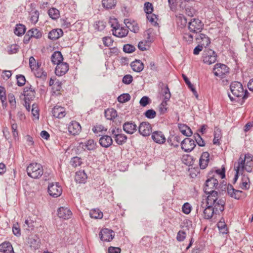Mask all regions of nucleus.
I'll list each match as a JSON object with an SVG mask.
<instances>
[{
    "label": "nucleus",
    "instance_id": "nucleus-1",
    "mask_svg": "<svg viewBox=\"0 0 253 253\" xmlns=\"http://www.w3.org/2000/svg\"><path fill=\"white\" fill-rule=\"evenodd\" d=\"M214 196L207 198V207L203 211L204 216L205 219H211L214 214H219L224 210L225 202L222 199H213Z\"/></svg>",
    "mask_w": 253,
    "mask_h": 253
},
{
    "label": "nucleus",
    "instance_id": "nucleus-2",
    "mask_svg": "<svg viewBox=\"0 0 253 253\" xmlns=\"http://www.w3.org/2000/svg\"><path fill=\"white\" fill-rule=\"evenodd\" d=\"M232 95L228 93V96L231 101H236L237 98H242L246 99L249 97V93L247 89H244L241 83L238 82H232L230 86Z\"/></svg>",
    "mask_w": 253,
    "mask_h": 253
},
{
    "label": "nucleus",
    "instance_id": "nucleus-3",
    "mask_svg": "<svg viewBox=\"0 0 253 253\" xmlns=\"http://www.w3.org/2000/svg\"><path fill=\"white\" fill-rule=\"evenodd\" d=\"M218 185V180L214 177H211L206 180L204 188V191L205 193L208 195L207 198L214 196V198L212 197L213 199H219L218 192L214 190Z\"/></svg>",
    "mask_w": 253,
    "mask_h": 253
},
{
    "label": "nucleus",
    "instance_id": "nucleus-4",
    "mask_svg": "<svg viewBox=\"0 0 253 253\" xmlns=\"http://www.w3.org/2000/svg\"><path fill=\"white\" fill-rule=\"evenodd\" d=\"M237 167L241 169V170L245 169L247 171L251 172L253 167V155L250 153L241 154L238 160Z\"/></svg>",
    "mask_w": 253,
    "mask_h": 253
},
{
    "label": "nucleus",
    "instance_id": "nucleus-5",
    "mask_svg": "<svg viewBox=\"0 0 253 253\" xmlns=\"http://www.w3.org/2000/svg\"><path fill=\"white\" fill-rule=\"evenodd\" d=\"M27 172L28 176L33 178H39L43 174V167L40 164L31 163L27 168Z\"/></svg>",
    "mask_w": 253,
    "mask_h": 253
},
{
    "label": "nucleus",
    "instance_id": "nucleus-6",
    "mask_svg": "<svg viewBox=\"0 0 253 253\" xmlns=\"http://www.w3.org/2000/svg\"><path fill=\"white\" fill-rule=\"evenodd\" d=\"M204 24L199 19L193 18L188 23V29L190 32L198 34L203 30Z\"/></svg>",
    "mask_w": 253,
    "mask_h": 253
},
{
    "label": "nucleus",
    "instance_id": "nucleus-7",
    "mask_svg": "<svg viewBox=\"0 0 253 253\" xmlns=\"http://www.w3.org/2000/svg\"><path fill=\"white\" fill-rule=\"evenodd\" d=\"M49 194L54 198L60 196L62 192V188L58 183H50L48 186Z\"/></svg>",
    "mask_w": 253,
    "mask_h": 253
},
{
    "label": "nucleus",
    "instance_id": "nucleus-8",
    "mask_svg": "<svg viewBox=\"0 0 253 253\" xmlns=\"http://www.w3.org/2000/svg\"><path fill=\"white\" fill-rule=\"evenodd\" d=\"M213 72L215 76L222 78L229 72V68L225 64L217 63L214 65Z\"/></svg>",
    "mask_w": 253,
    "mask_h": 253
},
{
    "label": "nucleus",
    "instance_id": "nucleus-9",
    "mask_svg": "<svg viewBox=\"0 0 253 253\" xmlns=\"http://www.w3.org/2000/svg\"><path fill=\"white\" fill-rule=\"evenodd\" d=\"M203 60L205 63L211 64L216 61V54L212 50L208 49L204 52Z\"/></svg>",
    "mask_w": 253,
    "mask_h": 253
},
{
    "label": "nucleus",
    "instance_id": "nucleus-10",
    "mask_svg": "<svg viewBox=\"0 0 253 253\" xmlns=\"http://www.w3.org/2000/svg\"><path fill=\"white\" fill-rule=\"evenodd\" d=\"M195 146L194 140L189 138H185L181 142V149L186 152H190Z\"/></svg>",
    "mask_w": 253,
    "mask_h": 253
},
{
    "label": "nucleus",
    "instance_id": "nucleus-11",
    "mask_svg": "<svg viewBox=\"0 0 253 253\" xmlns=\"http://www.w3.org/2000/svg\"><path fill=\"white\" fill-rule=\"evenodd\" d=\"M99 236L102 241L110 242L114 237V232L111 229L104 228L100 231Z\"/></svg>",
    "mask_w": 253,
    "mask_h": 253
},
{
    "label": "nucleus",
    "instance_id": "nucleus-12",
    "mask_svg": "<svg viewBox=\"0 0 253 253\" xmlns=\"http://www.w3.org/2000/svg\"><path fill=\"white\" fill-rule=\"evenodd\" d=\"M138 131L139 133L143 136L150 135L152 132L151 125L148 122H142L138 127Z\"/></svg>",
    "mask_w": 253,
    "mask_h": 253
},
{
    "label": "nucleus",
    "instance_id": "nucleus-13",
    "mask_svg": "<svg viewBox=\"0 0 253 253\" xmlns=\"http://www.w3.org/2000/svg\"><path fill=\"white\" fill-rule=\"evenodd\" d=\"M35 89L31 85L25 87L23 93V95L25 97L24 100H28V101L33 100L35 97Z\"/></svg>",
    "mask_w": 253,
    "mask_h": 253
},
{
    "label": "nucleus",
    "instance_id": "nucleus-14",
    "mask_svg": "<svg viewBox=\"0 0 253 253\" xmlns=\"http://www.w3.org/2000/svg\"><path fill=\"white\" fill-rule=\"evenodd\" d=\"M68 70V64L66 62H62L57 65L55 73L57 76H62L65 75Z\"/></svg>",
    "mask_w": 253,
    "mask_h": 253
},
{
    "label": "nucleus",
    "instance_id": "nucleus-15",
    "mask_svg": "<svg viewBox=\"0 0 253 253\" xmlns=\"http://www.w3.org/2000/svg\"><path fill=\"white\" fill-rule=\"evenodd\" d=\"M197 42L204 47H207L210 43V38L205 34L200 33L195 38Z\"/></svg>",
    "mask_w": 253,
    "mask_h": 253
},
{
    "label": "nucleus",
    "instance_id": "nucleus-16",
    "mask_svg": "<svg viewBox=\"0 0 253 253\" xmlns=\"http://www.w3.org/2000/svg\"><path fill=\"white\" fill-rule=\"evenodd\" d=\"M151 137L155 142L158 144H163L166 140L164 134L161 131H155L153 132L152 134Z\"/></svg>",
    "mask_w": 253,
    "mask_h": 253
},
{
    "label": "nucleus",
    "instance_id": "nucleus-17",
    "mask_svg": "<svg viewBox=\"0 0 253 253\" xmlns=\"http://www.w3.org/2000/svg\"><path fill=\"white\" fill-rule=\"evenodd\" d=\"M81 126L80 124L76 121L71 122L68 126L69 133L73 135H77L81 131Z\"/></svg>",
    "mask_w": 253,
    "mask_h": 253
},
{
    "label": "nucleus",
    "instance_id": "nucleus-18",
    "mask_svg": "<svg viewBox=\"0 0 253 253\" xmlns=\"http://www.w3.org/2000/svg\"><path fill=\"white\" fill-rule=\"evenodd\" d=\"M227 193L230 197L237 200L242 197L243 194L242 191L234 189L231 184H228L227 186Z\"/></svg>",
    "mask_w": 253,
    "mask_h": 253
},
{
    "label": "nucleus",
    "instance_id": "nucleus-19",
    "mask_svg": "<svg viewBox=\"0 0 253 253\" xmlns=\"http://www.w3.org/2000/svg\"><path fill=\"white\" fill-rule=\"evenodd\" d=\"M123 127L126 133L131 134L137 130V126L134 122H127L124 124Z\"/></svg>",
    "mask_w": 253,
    "mask_h": 253
},
{
    "label": "nucleus",
    "instance_id": "nucleus-20",
    "mask_svg": "<svg viewBox=\"0 0 253 253\" xmlns=\"http://www.w3.org/2000/svg\"><path fill=\"white\" fill-rule=\"evenodd\" d=\"M210 154L207 152L202 153L199 159V166L201 169H205L208 166L210 161Z\"/></svg>",
    "mask_w": 253,
    "mask_h": 253
},
{
    "label": "nucleus",
    "instance_id": "nucleus-21",
    "mask_svg": "<svg viewBox=\"0 0 253 253\" xmlns=\"http://www.w3.org/2000/svg\"><path fill=\"white\" fill-rule=\"evenodd\" d=\"M52 112L54 117L59 119L63 118L66 115L65 108L59 106H55L53 108Z\"/></svg>",
    "mask_w": 253,
    "mask_h": 253
},
{
    "label": "nucleus",
    "instance_id": "nucleus-22",
    "mask_svg": "<svg viewBox=\"0 0 253 253\" xmlns=\"http://www.w3.org/2000/svg\"><path fill=\"white\" fill-rule=\"evenodd\" d=\"M72 212L71 211L67 208L60 207L58 210V216L61 218L64 219H69L71 217Z\"/></svg>",
    "mask_w": 253,
    "mask_h": 253
},
{
    "label": "nucleus",
    "instance_id": "nucleus-23",
    "mask_svg": "<svg viewBox=\"0 0 253 253\" xmlns=\"http://www.w3.org/2000/svg\"><path fill=\"white\" fill-rule=\"evenodd\" d=\"M112 32L114 36L119 38L125 37L128 33L127 29L120 27V26L117 28H114V29H112Z\"/></svg>",
    "mask_w": 253,
    "mask_h": 253
},
{
    "label": "nucleus",
    "instance_id": "nucleus-24",
    "mask_svg": "<svg viewBox=\"0 0 253 253\" xmlns=\"http://www.w3.org/2000/svg\"><path fill=\"white\" fill-rule=\"evenodd\" d=\"M113 140L109 135H103L99 139V143L101 146L108 148L112 145Z\"/></svg>",
    "mask_w": 253,
    "mask_h": 253
},
{
    "label": "nucleus",
    "instance_id": "nucleus-25",
    "mask_svg": "<svg viewBox=\"0 0 253 253\" xmlns=\"http://www.w3.org/2000/svg\"><path fill=\"white\" fill-rule=\"evenodd\" d=\"M87 176L84 170H80L76 173L75 180L79 183H84Z\"/></svg>",
    "mask_w": 253,
    "mask_h": 253
},
{
    "label": "nucleus",
    "instance_id": "nucleus-26",
    "mask_svg": "<svg viewBox=\"0 0 253 253\" xmlns=\"http://www.w3.org/2000/svg\"><path fill=\"white\" fill-rule=\"evenodd\" d=\"M63 34V32L61 29H55L51 30L48 34V38L53 40H56L61 37Z\"/></svg>",
    "mask_w": 253,
    "mask_h": 253
},
{
    "label": "nucleus",
    "instance_id": "nucleus-27",
    "mask_svg": "<svg viewBox=\"0 0 253 253\" xmlns=\"http://www.w3.org/2000/svg\"><path fill=\"white\" fill-rule=\"evenodd\" d=\"M0 252L3 253H13V249L9 242H5L0 245Z\"/></svg>",
    "mask_w": 253,
    "mask_h": 253
},
{
    "label": "nucleus",
    "instance_id": "nucleus-28",
    "mask_svg": "<svg viewBox=\"0 0 253 253\" xmlns=\"http://www.w3.org/2000/svg\"><path fill=\"white\" fill-rule=\"evenodd\" d=\"M51 59L53 64L57 65L62 62L63 57L61 52L56 51L52 54Z\"/></svg>",
    "mask_w": 253,
    "mask_h": 253
},
{
    "label": "nucleus",
    "instance_id": "nucleus-29",
    "mask_svg": "<svg viewBox=\"0 0 253 253\" xmlns=\"http://www.w3.org/2000/svg\"><path fill=\"white\" fill-rule=\"evenodd\" d=\"M130 65L132 69L136 72H140L144 69V65L140 60H136L133 61Z\"/></svg>",
    "mask_w": 253,
    "mask_h": 253
},
{
    "label": "nucleus",
    "instance_id": "nucleus-30",
    "mask_svg": "<svg viewBox=\"0 0 253 253\" xmlns=\"http://www.w3.org/2000/svg\"><path fill=\"white\" fill-rule=\"evenodd\" d=\"M40 239L36 236H34L29 238V244L32 250H36L38 249L40 245Z\"/></svg>",
    "mask_w": 253,
    "mask_h": 253
},
{
    "label": "nucleus",
    "instance_id": "nucleus-31",
    "mask_svg": "<svg viewBox=\"0 0 253 253\" xmlns=\"http://www.w3.org/2000/svg\"><path fill=\"white\" fill-rule=\"evenodd\" d=\"M178 127L181 132L183 135L186 136H190L192 134L191 129L187 126L183 124H179Z\"/></svg>",
    "mask_w": 253,
    "mask_h": 253
},
{
    "label": "nucleus",
    "instance_id": "nucleus-32",
    "mask_svg": "<svg viewBox=\"0 0 253 253\" xmlns=\"http://www.w3.org/2000/svg\"><path fill=\"white\" fill-rule=\"evenodd\" d=\"M240 187L242 189L245 190H247L250 188V181L248 175H243L242 178V182L240 184Z\"/></svg>",
    "mask_w": 253,
    "mask_h": 253
},
{
    "label": "nucleus",
    "instance_id": "nucleus-33",
    "mask_svg": "<svg viewBox=\"0 0 253 253\" xmlns=\"http://www.w3.org/2000/svg\"><path fill=\"white\" fill-rule=\"evenodd\" d=\"M117 116V112L114 109H107L105 111V116L107 120H113Z\"/></svg>",
    "mask_w": 253,
    "mask_h": 253
},
{
    "label": "nucleus",
    "instance_id": "nucleus-34",
    "mask_svg": "<svg viewBox=\"0 0 253 253\" xmlns=\"http://www.w3.org/2000/svg\"><path fill=\"white\" fill-rule=\"evenodd\" d=\"M182 78H183L184 81H185V83L188 85V86L190 88V89L192 91L193 94L196 96V98H198V93H197L195 88H194V86L193 85V84H192L189 80L188 78L184 74H182Z\"/></svg>",
    "mask_w": 253,
    "mask_h": 253
},
{
    "label": "nucleus",
    "instance_id": "nucleus-35",
    "mask_svg": "<svg viewBox=\"0 0 253 253\" xmlns=\"http://www.w3.org/2000/svg\"><path fill=\"white\" fill-rule=\"evenodd\" d=\"M127 140V136L122 133H117L116 137H115V140L118 145H123Z\"/></svg>",
    "mask_w": 253,
    "mask_h": 253
},
{
    "label": "nucleus",
    "instance_id": "nucleus-36",
    "mask_svg": "<svg viewBox=\"0 0 253 253\" xmlns=\"http://www.w3.org/2000/svg\"><path fill=\"white\" fill-rule=\"evenodd\" d=\"M26 27L23 24H17L14 29V33L18 36H21L23 35L26 31Z\"/></svg>",
    "mask_w": 253,
    "mask_h": 253
},
{
    "label": "nucleus",
    "instance_id": "nucleus-37",
    "mask_svg": "<svg viewBox=\"0 0 253 253\" xmlns=\"http://www.w3.org/2000/svg\"><path fill=\"white\" fill-rule=\"evenodd\" d=\"M91 218L94 219H101L103 217V213L98 209L91 210L89 212Z\"/></svg>",
    "mask_w": 253,
    "mask_h": 253
},
{
    "label": "nucleus",
    "instance_id": "nucleus-38",
    "mask_svg": "<svg viewBox=\"0 0 253 253\" xmlns=\"http://www.w3.org/2000/svg\"><path fill=\"white\" fill-rule=\"evenodd\" d=\"M28 35H30L32 38H35L36 39L40 38L42 36V32L37 29H32L28 32Z\"/></svg>",
    "mask_w": 253,
    "mask_h": 253
},
{
    "label": "nucleus",
    "instance_id": "nucleus-39",
    "mask_svg": "<svg viewBox=\"0 0 253 253\" xmlns=\"http://www.w3.org/2000/svg\"><path fill=\"white\" fill-rule=\"evenodd\" d=\"M179 137L173 136L171 138H168V142L171 146L178 147L179 146Z\"/></svg>",
    "mask_w": 253,
    "mask_h": 253
},
{
    "label": "nucleus",
    "instance_id": "nucleus-40",
    "mask_svg": "<svg viewBox=\"0 0 253 253\" xmlns=\"http://www.w3.org/2000/svg\"><path fill=\"white\" fill-rule=\"evenodd\" d=\"M48 15L52 19H57L59 18V11L55 8H51L48 10Z\"/></svg>",
    "mask_w": 253,
    "mask_h": 253
},
{
    "label": "nucleus",
    "instance_id": "nucleus-41",
    "mask_svg": "<svg viewBox=\"0 0 253 253\" xmlns=\"http://www.w3.org/2000/svg\"><path fill=\"white\" fill-rule=\"evenodd\" d=\"M102 4L106 9H111L115 6L116 2L115 0H102Z\"/></svg>",
    "mask_w": 253,
    "mask_h": 253
},
{
    "label": "nucleus",
    "instance_id": "nucleus-42",
    "mask_svg": "<svg viewBox=\"0 0 253 253\" xmlns=\"http://www.w3.org/2000/svg\"><path fill=\"white\" fill-rule=\"evenodd\" d=\"M217 227L219 230V232L224 234L227 233V227L226 224L225 223L224 221H221V220L218 222Z\"/></svg>",
    "mask_w": 253,
    "mask_h": 253
},
{
    "label": "nucleus",
    "instance_id": "nucleus-43",
    "mask_svg": "<svg viewBox=\"0 0 253 253\" xmlns=\"http://www.w3.org/2000/svg\"><path fill=\"white\" fill-rule=\"evenodd\" d=\"M221 137V134L220 130L217 129L214 130V138L213 139V143L215 145H219V140Z\"/></svg>",
    "mask_w": 253,
    "mask_h": 253
},
{
    "label": "nucleus",
    "instance_id": "nucleus-44",
    "mask_svg": "<svg viewBox=\"0 0 253 253\" xmlns=\"http://www.w3.org/2000/svg\"><path fill=\"white\" fill-rule=\"evenodd\" d=\"M35 75L37 78H43L46 76V73L39 68V63H37V68L35 69Z\"/></svg>",
    "mask_w": 253,
    "mask_h": 253
},
{
    "label": "nucleus",
    "instance_id": "nucleus-45",
    "mask_svg": "<svg viewBox=\"0 0 253 253\" xmlns=\"http://www.w3.org/2000/svg\"><path fill=\"white\" fill-rule=\"evenodd\" d=\"M149 46L150 42L146 41L140 42L138 44V48L142 51H144L148 49Z\"/></svg>",
    "mask_w": 253,
    "mask_h": 253
},
{
    "label": "nucleus",
    "instance_id": "nucleus-46",
    "mask_svg": "<svg viewBox=\"0 0 253 253\" xmlns=\"http://www.w3.org/2000/svg\"><path fill=\"white\" fill-rule=\"evenodd\" d=\"M85 147L88 150H92L95 148L96 143L92 139H89L85 143Z\"/></svg>",
    "mask_w": 253,
    "mask_h": 253
},
{
    "label": "nucleus",
    "instance_id": "nucleus-47",
    "mask_svg": "<svg viewBox=\"0 0 253 253\" xmlns=\"http://www.w3.org/2000/svg\"><path fill=\"white\" fill-rule=\"evenodd\" d=\"M130 99V96L128 93H124L120 95L118 97V101L121 103H125L129 101Z\"/></svg>",
    "mask_w": 253,
    "mask_h": 253
},
{
    "label": "nucleus",
    "instance_id": "nucleus-48",
    "mask_svg": "<svg viewBox=\"0 0 253 253\" xmlns=\"http://www.w3.org/2000/svg\"><path fill=\"white\" fill-rule=\"evenodd\" d=\"M194 139L198 144V145L200 146H204L205 145V143L201 136L199 135V133H196L194 134Z\"/></svg>",
    "mask_w": 253,
    "mask_h": 253
},
{
    "label": "nucleus",
    "instance_id": "nucleus-49",
    "mask_svg": "<svg viewBox=\"0 0 253 253\" xmlns=\"http://www.w3.org/2000/svg\"><path fill=\"white\" fill-rule=\"evenodd\" d=\"M144 11L147 14H151L153 11V6L151 3L146 2L144 3Z\"/></svg>",
    "mask_w": 253,
    "mask_h": 253
},
{
    "label": "nucleus",
    "instance_id": "nucleus-50",
    "mask_svg": "<svg viewBox=\"0 0 253 253\" xmlns=\"http://www.w3.org/2000/svg\"><path fill=\"white\" fill-rule=\"evenodd\" d=\"M17 84L19 86H22L25 84L26 79L25 77L22 75H18L16 76Z\"/></svg>",
    "mask_w": 253,
    "mask_h": 253
},
{
    "label": "nucleus",
    "instance_id": "nucleus-51",
    "mask_svg": "<svg viewBox=\"0 0 253 253\" xmlns=\"http://www.w3.org/2000/svg\"><path fill=\"white\" fill-rule=\"evenodd\" d=\"M70 163L73 167H77L81 165L82 162L79 157H74L71 159Z\"/></svg>",
    "mask_w": 253,
    "mask_h": 253
},
{
    "label": "nucleus",
    "instance_id": "nucleus-52",
    "mask_svg": "<svg viewBox=\"0 0 253 253\" xmlns=\"http://www.w3.org/2000/svg\"><path fill=\"white\" fill-rule=\"evenodd\" d=\"M135 50V47L131 44H126L124 45L123 50L126 53H132Z\"/></svg>",
    "mask_w": 253,
    "mask_h": 253
},
{
    "label": "nucleus",
    "instance_id": "nucleus-53",
    "mask_svg": "<svg viewBox=\"0 0 253 253\" xmlns=\"http://www.w3.org/2000/svg\"><path fill=\"white\" fill-rule=\"evenodd\" d=\"M19 50V46L17 44H12L9 46L8 53L9 54H14L17 53Z\"/></svg>",
    "mask_w": 253,
    "mask_h": 253
},
{
    "label": "nucleus",
    "instance_id": "nucleus-54",
    "mask_svg": "<svg viewBox=\"0 0 253 253\" xmlns=\"http://www.w3.org/2000/svg\"><path fill=\"white\" fill-rule=\"evenodd\" d=\"M177 22L178 23H180L182 26H186L187 23V19L182 14H179L177 16Z\"/></svg>",
    "mask_w": 253,
    "mask_h": 253
},
{
    "label": "nucleus",
    "instance_id": "nucleus-55",
    "mask_svg": "<svg viewBox=\"0 0 253 253\" xmlns=\"http://www.w3.org/2000/svg\"><path fill=\"white\" fill-rule=\"evenodd\" d=\"M144 115L148 119H154L156 116V112L153 109H149L145 112Z\"/></svg>",
    "mask_w": 253,
    "mask_h": 253
},
{
    "label": "nucleus",
    "instance_id": "nucleus-56",
    "mask_svg": "<svg viewBox=\"0 0 253 253\" xmlns=\"http://www.w3.org/2000/svg\"><path fill=\"white\" fill-rule=\"evenodd\" d=\"M167 102L163 101L159 106V111L161 114H165L167 111Z\"/></svg>",
    "mask_w": 253,
    "mask_h": 253
},
{
    "label": "nucleus",
    "instance_id": "nucleus-57",
    "mask_svg": "<svg viewBox=\"0 0 253 253\" xmlns=\"http://www.w3.org/2000/svg\"><path fill=\"white\" fill-rule=\"evenodd\" d=\"M39 12L36 10L31 13V21L34 24H36L39 19Z\"/></svg>",
    "mask_w": 253,
    "mask_h": 253
},
{
    "label": "nucleus",
    "instance_id": "nucleus-58",
    "mask_svg": "<svg viewBox=\"0 0 253 253\" xmlns=\"http://www.w3.org/2000/svg\"><path fill=\"white\" fill-rule=\"evenodd\" d=\"M102 41L104 45L108 47L112 45L113 43V40L110 37H108L103 38Z\"/></svg>",
    "mask_w": 253,
    "mask_h": 253
},
{
    "label": "nucleus",
    "instance_id": "nucleus-59",
    "mask_svg": "<svg viewBox=\"0 0 253 253\" xmlns=\"http://www.w3.org/2000/svg\"><path fill=\"white\" fill-rule=\"evenodd\" d=\"M150 99L146 96L142 97L139 101L140 105L143 107L146 106L147 105L150 104Z\"/></svg>",
    "mask_w": 253,
    "mask_h": 253
},
{
    "label": "nucleus",
    "instance_id": "nucleus-60",
    "mask_svg": "<svg viewBox=\"0 0 253 253\" xmlns=\"http://www.w3.org/2000/svg\"><path fill=\"white\" fill-rule=\"evenodd\" d=\"M12 231L13 234L17 236H19L21 235L20 228L18 223L13 225Z\"/></svg>",
    "mask_w": 253,
    "mask_h": 253
},
{
    "label": "nucleus",
    "instance_id": "nucleus-61",
    "mask_svg": "<svg viewBox=\"0 0 253 253\" xmlns=\"http://www.w3.org/2000/svg\"><path fill=\"white\" fill-rule=\"evenodd\" d=\"M32 114L34 117L37 119H39V113L37 105L36 104H33L32 105V108L31 110Z\"/></svg>",
    "mask_w": 253,
    "mask_h": 253
},
{
    "label": "nucleus",
    "instance_id": "nucleus-62",
    "mask_svg": "<svg viewBox=\"0 0 253 253\" xmlns=\"http://www.w3.org/2000/svg\"><path fill=\"white\" fill-rule=\"evenodd\" d=\"M191 211V206L188 203H185L182 206V211L185 214H189Z\"/></svg>",
    "mask_w": 253,
    "mask_h": 253
},
{
    "label": "nucleus",
    "instance_id": "nucleus-63",
    "mask_svg": "<svg viewBox=\"0 0 253 253\" xmlns=\"http://www.w3.org/2000/svg\"><path fill=\"white\" fill-rule=\"evenodd\" d=\"M132 77L130 75H126L123 77L122 82L126 84H129L132 82Z\"/></svg>",
    "mask_w": 253,
    "mask_h": 253
},
{
    "label": "nucleus",
    "instance_id": "nucleus-64",
    "mask_svg": "<svg viewBox=\"0 0 253 253\" xmlns=\"http://www.w3.org/2000/svg\"><path fill=\"white\" fill-rule=\"evenodd\" d=\"M186 237V233L184 231H179L177 235L176 239L179 241H183Z\"/></svg>",
    "mask_w": 253,
    "mask_h": 253
}]
</instances>
